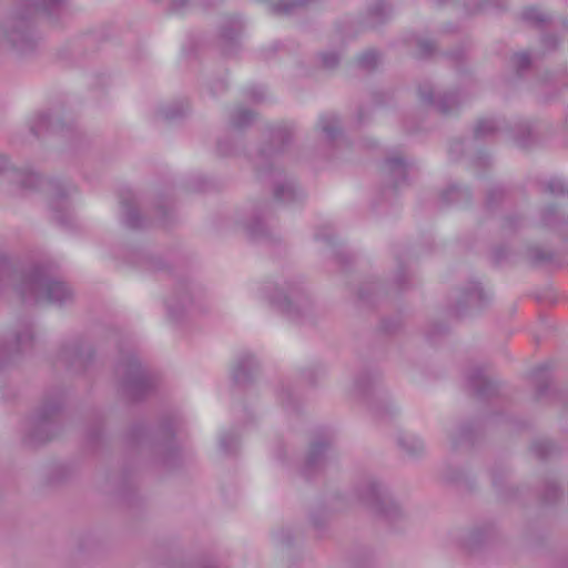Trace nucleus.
<instances>
[{"mask_svg": "<svg viewBox=\"0 0 568 568\" xmlns=\"http://www.w3.org/2000/svg\"><path fill=\"white\" fill-rule=\"evenodd\" d=\"M321 61L323 67L332 69L338 63L339 57L335 52L323 53L321 55Z\"/></svg>", "mask_w": 568, "mask_h": 568, "instance_id": "nucleus-23", "label": "nucleus"}, {"mask_svg": "<svg viewBox=\"0 0 568 568\" xmlns=\"http://www.w3.org/2000/svg\"><path fill=\"white\" fill-rule=\"evenodd\" d=\"M234 378L237 381V382H241L244 379V376L241 374V372L239 369H235L234 371Z\"/></svg>", "mask_w": 568, "mask_h": 568, "instance_id": "nucleus-28", "label": "nucleus"}, {"mask_svg": "<svg viewBox=\"0 0 568 568\" xmlns=\"http://www.w3.org/2000/svg\"><path fill=\"white\" fill-rule=\"evenodd\" d=\"M515 63L518 68L524 69L530 64L529 54L526 52H521L515 55Z\"/></svg>", "mask_w": 568, "mask_h": 568, "instance_id": "nucleus-25", "label": "nucleus"}, {"mask_svg": "<svg viewBox=\"0 0 568 568\" xmlns=\"http://www.w3.org/2000/svg\"><path fill=\"white\" fill-rule=\"evenodd\" d=\"M247 229L253 235H256L258 233V230L255 229L254 226H247Z\"/></svg>", "mask_w": 568, "mask_h": 568, "instance_id": "nucleus-29", "label": "nucleus"}, {"mask_svg": "<svg viewBox=\"0 0 568 568\" xmlns=\"http://www.w3.org/2000/svg\"><path fill=\"white\" fill-rule=\"evenodd\" d=\"M497 129L496 122L493 119L479 120L475 126V134L479 138L486 136Z\"/></svg>", "mask_w": 568, "mask_h": 568, "instance_id": "nucleus-15", "label": "nucleus"}, {"mask_svg": "<svg viewBox=\"0 0 568 568\" xmlns=\"http://www.w3.org/2000/svg\"><path fill=\"white\" fill-rule=\"evenodd\" d=\"M385 168L389 175L396 180H403L407 172L408 164L402 155H393L386 160Z\"/></svg>", "mask_w": 568, "mask_h": 568, "instance_id": "nucleus-9", "label": "nucleus"}, {"mask_svg": "<svg viewBox=\"0 0 568 568\" xmlns=\"http://www.w3.org/2000/svg\"><path fill=\"white\" fill-rule=\"evenodd\" d=\"M32 338V333L30 328H26L22 333H20L17 337V343L19 346L24 345L28 341Z\"/></svg>", "mask_w": 568, "mask_h": 568, "instance_id": "nucleus-26", "label": "nucleus"}, {"mask_svg": "<svg viewBox=\"0 0 568 568\" xmlns=\"http://www.w3.org/2000/svg\"><path fill=\"white\" fill-rule=\"evenodd\" d=\"M62 0H22L19 7H34L49 10L51 7L58 6Z\"/></svg>", "mask_w": 568, "mask_h": 568, "instance_id": "nucleus-18", "label": "nucleus"}, {"mask_svg": "<svg viewBox=\"0 0 568 568\" xmlns=\"http://www.w3.org/2000/svg\"><path fill=\"white\" fill-rule=\"evenodd\" d=\"M361 496L363 498H375L381 499L383 503H387V505L381 508L379 514L381 517L389 524H399L407 519V515L404 509L393 501L389 490L381 481L369 479L363 485Z\"/></svg>", "mask_w": 568, "mask_h": 568, "instance_id": "nucleus-3", "label": "nucleus"}, {"mask_svg": "<svg viewBox=\"0 0 568 568\" xmlns=\"http://www.w3.org/2000/svg\"><path fill=\"white\" fill-rule=\"evenodd\" d=\"M200 293L192 287L179 288L166 302L169 315L179 318L200 308Z\"/></svg>", "mask_w": 568, "mask_h": 568, "instance_id": "nucleus-6", "label": "nucleus"}, {"mask_svg": "<svg viewBox=\"0 0 568 568\" xmlns=\"http://www.w3.org/2000/svg\"><path fill=\"white\" fill-rule=\"evenodd\" d=\"M548 190L551 194L568 193V183L561 179H552L548 183Z\"/></svg>", "mask_w": 568, "mask_h": 568, "instance_id": "nucleus-21", "label": "nucleus"}, {"mask_svg": "<svg viewBox=\"0 0 568 568\" xmlns=\"http://www.w3.org/2000/svg\"><path fill=\"white\" fill-rule=\"evenodd\" d=\"M17 290L23 298L36 302L61 304L72 297V291L65 283L49 278L38 271L23 275Z\"/></svg>", "mask_w": 568, "mask_h": 568, "instance_id": "nucleus-1", "label": "nucleus"}, {"mask_svg": "<svg viewBox=\"0 0 568 568\" xmlns=\"http://www.w3.org/2000/svg\"><path fill=\"white\" fill-rule=\"evenodd\" d=\"M356 389H357V392H358V393H359V392H364V386L362 385V383H361V382H357V383H356Z\"/></svg>", "mask_w": 568, "mask_h": 568, "instance_id": "nucleus-30", "label": "nucleus"}, {"mask_svg": "<svg viewBox=\"0 0 568 568\" xmlns=\"http://www.w3.org/2000/svg\"><path fill=\"white\" fill-rule=\"evenodd\" d=\"M237 439L233 434H223L220 437V448L223 453H232L236 446Z\"/></svg>", "mask_w": 568, "mask_h": 568, "instance_id": "nucleus-20", "label": "nucleus"}, {"mask_svg": "<svg viewBox=\"0 0 568 568\" xmlns=\"http://www.w3.org/2000/svg\"><path fill=\"white\" fill-rule=\"evenodd\" d=\"M275 197L282 202H291L300 195V191L293 181L285 180L276 184L274 189Z\"/></svg>", "mask_w": 568, "mask_h": 568, "instance_id": "nucleus-11", "label": "nucleus"}, {"mask_svg": "<svg viewBox=\"0 0 568 568\" xmlns=\"http://www.w3.org/2000/svg\"><path fill=\"white\" fill-rule=\"evenodd\" d=\"M419 95L423 101L434 104L439 111L444 113L453 111L458 105V98L456 93L437 95L432 88H423L419 90Z\"/></svg>", "mask_w": 568, "mask_h": 568, "instance_id": "nucleus-7", "label": "nucleus"}, {"mask_svg": "<svg viewBox=\"0 0 568 568\" xmlns=\"http://www.w3.org/2000/svg\"><path fill=\"white\" fill-rule=\"evenodd\" d=\"M399 445L408 453L417 454L425 447L423 440L413 435H403L398 438Z\"/></svg>", "mask_w": 568, "mask_h": 568, "instance_id": "nucleus-13", "label": "nucleus"}, {"mask_svg": "<svg viewBox=\"0 0 568 568\" xmlns=\"http://www.w3.org/2000/svg\"><path fill=\"white\" fill-rule=\"evenodd\" d=\"M31 131H34L36 134H39V131L36 130V128H33V126L31 128Z\"/></svg>", "mask_w": 568, "mask_h": 568, "instance_id": "nucleus-33", "label": "nucleus"}, {"mask_svg": "<svg viewBox=\"0 0 568 568\" xmlns=\"http://www.w3.org/2000/svg\"><path fill=\"white\" fill-rule=\"evenodd\" d=\"M118 372L123 375V386L133 398L139 397L150 385L145 371L136 359L121 364Z\"/></svg>", "mask_w": 568, "mask_h": 568, "instance_id": "nucleus-5", "label": "nucleus"}, {"mask_svg": "<svg viewBox=\"0 0 568 568\" xmlns=\"http://www.w3.org/2000/svg\"><path fill=\"white\" fill-rule=\"evenodd\" d=\"M123 220L129 227H139L141 225L139 221V211L133 205L125 206Z\"/></svg>", "mask_w": 568, "mask_h": 568, "instance_id": "nucleus-17", "label": "nucleus"}, {"mask_svg": "<svg viewBox=\"0 0 568 568\" xmlns=\"http://www.w3.org/2000/svg\"><path fill=\"white\" fill-rule=\"evenodd\" d=\"M19 10L0 21V44L23 52L30 47V38L26 16Z\"/></svg>", "mask_w": 568, "mask_h": 568, "instance_id": "nucleus-2", "label": "nucleus"}, {"mask_svg": "<svg viewBox=\"0 0 568 568\" xmlns=\"http://www.w3.org/2000/svg\"><path fill=\"white\" fill-rule=\"evenodd\" d=\"M253 116L254 114L251 111L237 108L232 114V121L236 126H244L252 121Z\"/></svg>", "mask_w": 568, "mask_h": 568, "instance_id": "nucleus-16", "label": "nucleus"}, {"mask_svg": "<svg viewBox=\"0 0 568 568\" xmlns=\"http://www.w3.org/2000/svg\"><path fill=\"white\" fill-rule=\"evenodd\" d=\"M389 12V6L385 0H375L368 8L369 16L376 21H382Z\"/></svg>", "mask_w": 568, "mask_h": 568, "instance_id": "nucleus-14", "label": "nucleus"}, {"mask_svg": "<svg viewBox=\"0 0 568 568\" xmlns=\"http://www.w3.org/2000/svg\"><path fill=\"white\" fill-rule=\"evenodd\" d=\"M486 293L478 283H471L464 292V303L467 305L479 306L486 298Z\"/></svg>", "mask_w": 568, "mask_h": 568, "instance_id": "nucleus-12", "label": "nucleus"}, {"mask_svg": "<svg viewBox=\"0 0 568 568\" xmlns=\"http://www.w3.org/2000/svg\"><path fill=\"white\" fill-rule=\"evenodd\" d=\"M378 60L379 55L377 54V52L369 50L359 55L358 63L363 68L371 69L378 63Z\"/></svg>", "mask_w": 568, "mask_h": 568, "instance_id": "nucleus-19", "label": "nucleus"}, {"mask_svg": "<svg viewBox=\"0 0 568 568\" xmlns=\"http://www.w3.org/2000/svg\"><path fill=\"white\" fill-rule=\"evenodd\" d=\"M519 145L521 146H525L526 145V142L525 141H518Z\"/></svg>", "mask_w": 568, "mask_h": 568, "instance_id": "nucleus-32", "label": "nucleus"}, {"mask_svg": "<svg viewBox=\"0 0 568 568\" xmlns=\"http://www.w3.org/2000/svg\"><path fill=\"white\" fill-rule=\"evenodd\" d=\"M372 409L375 410L377 414H379V408L377 406H375L374 404H372Z\"/></svg>", "mask_w": 568, "mask_h": 568, "instance_id": "nucleus-31", "label": "nucleus"}, {"mask_svg": "<svg viewBox=\"0 0 568 568\" xmlns=\"http://www.w3.org/2000/svg\"><path fill=\"white\" fill-rule=\"evenodd\" d=\"M326 447L322 444H316L311 448L308 455V463L315 465L318 463L320 456H322L325 452Z\"/></svg>", "mask_w": 568, "mask_h": 568, "instance_id": "nucleus-24", "label": "nucleus"}, {"mask_svg": "<svg viewBox=\"0 0 568 568\" xmlns=\"http://www.w3.org/2000/svg\"><path fill=\"white\" fill-rule=\"evenodd\" d=\"M318 128L321 129L324 138L328 141H333L339 133L338 121L335 115H323L318 120Z\"/></svg>", "mask_w": 568, "mask_h": 568, "instance_id": "nucleus-10", "label": "nucleus"}, {"mask_svg": "<svg viewBox=\"0 0 568 568\" xmlns=\"http://www.w3.org/2000/svg\"><path fill=\"white\" fill-rule=\"evenodd\" d=\"M419 47L423 54L429 53L433 49V44L428 41H419Z\"/></svg>", "mask_w": 568, "mask_h": 568, "instance_id": "nucleus-27", "label": "nucleus"}, {"mask_svg": "<svg viewBox=\"0 0 568 568\" xmlns=\"http://www.w3.org/2000/svg\"><path fill=\"white\" fill-rule=\"evenodd\" d=\"M523 17L528 21L544 22L546 20V14L537 8L526 9Z\"/></svg>", "mask_w": 568, "mask_h": 568, "instance_id": "nucleus-22", "label": "nucleus"}, {"mask_svg": "<svg viewBox=\"0 0 568 568\" xmlns=\"http://www.w3.org/2000/svg\"><path fill=\"white\" fill-rule=\"evenodd\" d=\"M274 303L292 320L304 317L312 310L308 296L297 288L291 290L288 293H280L274 297Z\"/></svg>", "mask_w": 568, "mask_h": 568, "instance_id": "nucleus-4", "label": "nucleus"}, {"mask_svg": "<svg viewBox=\"0 0 568 568\" xmlns=\"http://www.w3.org/2000/svg\"><path fill=\"white\" fill-rule=\"evenodd\" d=\"M308 0H268V8L277 14H288L306 4Z\"/></svg>", "mask_w": 568, "mask_h": 568, "instance_id": "nucleus-8", "label": "nucleus"}]
</instances>
